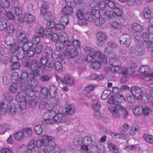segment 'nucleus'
<instances>
[{"instance_id": "obj_20", "label": "nucleus", "mask_w": 153, "mask_h": 153, "mask_svg": "<svg viewBox=\"0 0 153 153\" xmlns=\"http://www.w3.org/2000/svg\"><path fill=\"white\" fill-rule=\"evenodd\" d=\"M50 96L52 98L55 97L57 94V88L54 85H51L49 89Z\"/></svg>"}, {"instance_id": "obj_50", "label": "nucleus", "mask_w": 153, "mask_h": 153, "mask_svg": "<svg viewBox=\"0 0 153 153\" xmlns=\"http://www.w3.org/2000/svg\"><path fill=\"white\" fill-rule=\"evenodd\" d=\"M149 69L150 68L147 65H143L139 68L138 71L141 73H145L148 72Z\"/></svg>"}, {"instance_id": "obj_12", "label": "nucleus", "mask_w": 153, "mask_h": 153, "mask_svg": "<svg viewBox=\"0 0 153 153\" xmlns=\"http://www.w3.org/2000/svg\"><path fill=\"white\" fill-rule=\"evenodd\" d=\"M104 53L108 59L114 58L116 56L115 53L112 50H110L109 47H106L105 49Z\"/></svg>"}, {"instance_id": "obj_24", "label": "nucleus", "mask_w": 153, "mask_h": 153, "mask_svg": "<svg viewBox=\"0 0 153 153\" xmlns=\"http://www.w3.org/2000/svg\"><path fill=\"white\" fill-rule=\"evenodd\" d=\"M65 113L68 115H71L73 114L75 111V108L72 105H68L65 107Z\"/></svg>"}, {"instance_id": "obj_60", "label": "nucleus", "mask_w": 153, "mask_h": 153, "mask_svg": "<svg viewBox=\"0 0 153 153\" xmlns=\"http://www.w3.org/2000/svg\"><path fill=\"white\" fill-rule=\"evenodd\" d=\"M45 51L47 56L52 55L53 53V50L52 48L50 47L47 46L45 47Z\"/></svg>"}, {"instance_id": "obj_13", "label": "nucleus", "mask_w": 153, "mask_h": 153, "mask_svg": "<svg viewBox=\"0 0 153 153\" xmlns=\"http://www.w3.org/2000/svg\"><path fill=\"white\" fill-rule=\"evenodd\" d=\"M74 82V79L71 77L69 75L65 74L64 76L63 84L68 85L73 84Z\"/></svg>"}, {"instance_id": "obj_49", "label": "nucleus", "mask_w": 153, "mask_h": 153, "mask_svg": "<svg viewBox=\"0 0 153 153\" xmlns=\"http://www.w3.org/2000/svg\"><path fill=\"white\" fill-rule=\"evenodd\" d=\"M54 68L59 72H61L63 70V67L61 63L59 61L55 62Z\"/></svg>"}, {"instance_id": "obj_62", "label": "nucleus", "mask_w": 153, "mask_h": 153, "mask_svg": "<svg viewBox=\"0 0 153 153\" xmlns=\"http://www.w3.org/2000/svg\"><path fill=\"white\" fill-rule=\"evenodd\" d=\"M44 29L42 26L38 25L37 26L36 32L37 33L43 35L44 33Z\"/></svg>"}, {"instance_id": "obj_19", "label": "nucleus", "mask_w": 153, "mask_h": 153, "mask_svg": "<svg viewBox=\"0 0 153 153\" xmlns=\"http://www.w3.org/2000/svg\"><path fill=\"white\" fill-rule=\"evenodd\" d=\"M140 99L143 103H147L150 101L149 97L147 93L144 92L143 95H141V97L139 98V100Z\"/></svg>"}, {"instance_id": "obj_35", "label": "nucleus", "mask_w": 153, "mask_h": 153, "mask_svg": "<svg viewBox=\"0 0 153 153\" xmlns=\"http://www.w3.org/2000/svg\"><path fill=\"white\" fill-rule=\"evenodd\" d=\"M108 108H109L110 110L111 108H113L114 110H116L118 111H122L125 110L124 107L119 104H116L115 107L109 106L108 107Z\"/></svg>"}, {"instance_id": "obj_8", "label": "nucleus", "mask_w": 153, "mask_h": 153, "mask_svg": "<svg viewBox=\"0 0 153 153\" xmlns=\"http://www.w3.org/2000/svg\"><path fill=\"white\" fill-rule=\"evenodd\" d=\"M94 20V18L93 16L90 14L86 13L84 19L79 20V25H86L88 24V21L92 22Z\"/></svg>"}, {"instance_id": "obj_32", "label": "nucleus", "mask_w": 153, "mask_h": 153, "mask_svg": "<svg viewBox=\"0 0 153 153\" xmlns=\"http://www.w3.org/2000/svg\"><path fill=\"white\" fill-rule=\"evenodd\" d=\"M10 48V52L12 53H14L16 52V51H18L19 48H20V44L18 43H13Z\"/></svg>"}, {"instance_id": "obj_56", "label": "nucleus", "mask_w": 153, "mask_h": 153, "mask_svg": "<svg viewBox=\"0 0 153 153\" xmlns=\"http://www.w3.org/2000/svg\"><path fill=\"white\" fill-rule=\"evenodd\" d=\"M34 48L35 47L33 46L25 51L28 56L32 57L34 55Z\"/></svg>"}, {"instance_id": "obj_3", "label": "nucleus", "mask_w": 153, "mask_h": 153, "mask_svg": "<svg viewBox=\"0 0 153 153\" xmlns=\"http://www.w3.org/2000/svg\"><path fill=\"white\" fill-rule=\"evenodd\" d=\"M129 51L132 55L140 56L144 53L145 50L140 45H136L130 47Z\"/></svg>"}, {"instance_id": "obj_63", "label": "nucleus", "mask_w": 153, "mask_h": 153, "mask_svg": "<svg viewBox=\"0 0 153 153\" xmlns=\"http://www.w3.org/2000/svg\"><path fill=\"white\" fill-rule=\"evenodd\" d=\"M41 13L43 15L44 19L45 20H49L52 18V15L49 12H45L44 13Z\"/></svg>"}, {"instance_id": "obj_64", "label": "nucleus", "mask_w": 153, "mask_h": 153, "mask_svg": "<svg viewBox=\"0 0 153 153\" xmlns=\"http://www.w3.org/2000/svg\"><path fill=\"white\" fill-rule=\"evenodd\" d=\"M93 139L91 137H86L83 139V142L89 145H91Z\"/></svg>"}, {"instance_id": "obj_38", "label": "nucleus", "mask_w": 153, "mask_h": 153, "mask_svg": "<svg viewBox=\"0 0 153 153\" xmlns=\"http://www.w3.org/2000/svg\"><path fill=\"white\" fill-rule=\"evenodd\" d=\"M69 17L67 15H63L61 17L60 23H62V24L64 25L65 26L67 25L68 23Z\"/></svg>"}, {"instance_id": "obj_30", "label": "nucleus", "mask_w": 153, "mask_h": 153, "mask_svg": "<svg viewBox=\"0 0 153 153\" xmlns=\"http://www.w3.org/2000/svg\"><path fill=\"white\" fill-rule=\"evenodd\" d=\"M10 3L8 0H1L0 1V7H2L3 10L4 8H7L9 7Z\"/></svg>"}, {"instance_id": "obj_23", "label": "nucleus", "mask_w": 153, "mask_h": 153, "mask_svg": "<svg viewBox=\"0 0 153 153\" xmlns=\"http://www.w3.org/2000/svg\"><path fill=\"white\" fill-rule=\"evenodd\" d=\"M104 13V16L109 19L114 18L115 16V13L114 11L109 10L105 11Z\"/></svg>"}, {"instance_id": "obj_43", "label": "nucleus", "mask_w": 153, "mask_h": 153, "mask_svg": "<svg viewBox=\"0 0 153 153\" xmlns=\"http://www.w3.org/2000/svg\"><path fill=\"white\" fill-rule=\"evenodd\" d=\"M144 139L147 142L150 143H153V136L148 134H145L143 136Z\"/></svg>"}, {"instance_id": "obj_55", "label": "nucleus", "mask_w": 153, "mask_h": 153, "mask_svg": "<svg viewBox=\"0 0 153 153\" xmlns=\"http://www.w3.org/2000/svg\"><path fill=\"white\" fill-rule=\"evenodd\" d=\"M65 45L64 43L61 42H56L55 45L56 49L59 51H62L64 49Z\"/></svg>"}, {"instance_id": "obj_6", "label": "nucleus", "mask_w": 153, "mask_h": 153, "mask_svg": "<svg viewBox=\"0 0 153 153\" xmlns=\"http://www.w3.org/2000/svg\"><path fill=\"white\" fill-rule=\"evenodd\" d=\"M60 40L67 46L69 47L72 45V42L69 39L68 35L65 32H63L61 33Z\"/></svg>"}, {"instance_id": "obj_7", "label": "nucleus", "mask_w": 153, "mask_h": 153, "mask_svg": "<svg viewBox=\"0 0 153 153\" xmlns=\"http://www.w3.org/2000/svg\"><path fill=\"white\" fill-rule=\"evenodd\" d=\"M94 54V59L95 60V61L99 62L101 63H106L107 62V60L105 57L103 53L99 51H96Z\"/></svg>"}, {"instance_id": "obj_17", "label": "nucleus", "mask_w": 153, "mask_h": 153, "mask_svg": "<svg viewBox=\"0 0 153 153\" xmlns=\"http://www.w3.org/2000/svg\"><path fill=\"white\" fill-rule=\"evenodd\" d=\"M20 46L21 45L22 47V49L25 51L28 49L33 47L32 43L31 42L28 41L27 39L26 42L22 43L20 44Z\"/></svg>"}, {"instance_id": "obj_59", "label": "nucleus", "mask_w": 153, "mask_h": 153, "mask_svg": "<svg viewBox=\"0 0 153 153\" xmlns=\"http://www.w3.org/2000/svg\"><path fill=\"white\" fill-rule=\"evenodd\" d=\"M65 3L68 6L72 7H75L76 5V3L75 2L74 0H66Z\"/></svg>"}, {"instance_id": "obj_31", "label": "nucleus", "mask_w": 153, "mask_h": 153, "mask_svg": "<svg viewBox=\"0 0 153 153\" xmlns=\"http://www.w3.org/2000/svg\"><path fill=\"white\" fill-rule=\"evenodd\" d=\"M48 95V90L47 88H44L41 89L40 96L43 99L47 98Z\"/></svg>"}, {"instance_id": "obj_33", "label": "nucleus", "mask_w": 153, "mask_h": 153, "mask_svg": "<svg viewBox=\"0 0 153 153\" xmlns=\"http://www.w3.org/2000/svg\"><path fill=\"white\" fill-rule=\"evenodd\" d=\"M131 27L135 31H142L143 30V27L137 23H133L131 25Z\"/></svg>"}, {"instance_id": "obj_4", "label": "nucleus", "mask_w": 153, "mask_h": 153, "mask_svg": "<svg viewBox=\"0 0 153 153\" xmlns=\"http://www.w3.org/2000/svg\"><path fill=\"white\" fill-rule=\"evenodd\" d=\"M121 45L123 47H128L131 42V39L130 36L127 34L121 35L119 38Z\"/></svg>"}, {"instance_id": "obj_28", "label": "nucleus", "mask_w": 153, "mask_h": 153, "mask_svg": "<svg viewBox=\"0 0 153 153\" xmlns=\"http://www.w3.org/2000/svg\"><path fill=\"white\" fill-rule=\"evenodd\" d=\"M94 89V87L92 86H88L85 88L84 91L85 95L87 97H91V92Z\"/></svg>"}, {"instance_id": "obj_26", "label": "nucleus", "mask_w": 153, "mask_h": 153, "mask_svg": "<svg viewBox=\"0 0 153 153\" xmlns=\"http://www.w3.org/2000/svg\"><path fill=\"white\" fill-rule=\"evenodd\" d=\"M143 15L146 19H149L150 18L152 13L149 7H145L143 9Z\"/></svg>"}, {"instance_id": "obj_39", "label": "nucleus", "mask_w": 153, "mask_h": 153, "mask_svg": "<svg viewBox=\"0 0 153 153\" xmlns=\"http://www.w3.org/2000/svg\"><path fill=\"white\" fill-rule=\"evenodd\" d=\"M94 23L96 26L98 27H100L104 24L105 23V21L103 18H100L99 19L97 18Z\"/></svg>"}, {"instance_id": "obj_46", "label": "nucleus", "mask_w": 153, "mask_h": 153, "mask_svg": "<svg viewBox=\"0 0 153 153\" xmlns=\"http://www.w3.org/2000/svg\"><path fill=\"white\" fill-rule=\"evenodd\" d=\"M25 93L27 96L30 97H33L35 94L34 90L31 88L26 89L25 91Z\"/></svg>"}, {"instance_id": "obj_22", "label": "nucleus", "mask_w": 153, "mask_h": 153, "mask_svg": "<svg viewBox=\"0 0 153 153\" xmlns=\"http://www.w3.org/2000/svg\"><path fill=\"white\" fill-rule=\"evenodd\" d=\"M40 98L39 96H35L33 99L32 100H28L26 101V103L27 104L30 103L31 105L36 106L37 103L39 102L40 101Z\"/></svg>"}, {"instance_id": "obj_5", "label": "nucleus", "mask_w": 153, "mask_h": 153, "mask_svg": "<svg viewBox=\"0 0 153 153\" xmlns=\"http://www.w3.org/2000/svg\"><path fill=\"white\" fill-rule=\"evenodd\" d=\"M132 95L136 99L139 100V98L143 95L144 92L142 91L141 87L137 86H134L130 89Z\"/></svg>"}, {"instance_id": "obj_18", "label": "nucleus", "mask_w": 153, "mask_h": 153, "mask_svg": "<svg viewBox=\"0 0 153 153\" xmlns=\"http://www.w3.org/2000/svg\"><path fill=\"white\" fill-rule=\"evenodd\" d=\"M62 12L63 15H71L73 13V9L72 7L67 6L65 7L62 9Z\"/></svg>"}, {"instance_id": "obj_16", "label": "nucleus", "mask_w": 153, "mask_h": 153, "mask_svg": "<svg viewBox=\"0 0 153 153\" xmlns=\"http://www.w3.org/2000/svg\"><path fill=\"white\" fill-rule=\"evenodd\" d=\"M27 39L25 37V36L24 33H20L17 36V43L20 44L26 42Z\"/></svg>"}, {"instance_id": "obj_41", "label": "nucleus", "mask_w": 153, "mask_h": 153, "mask_svg": "<svg viewBox=\"0 0 153 153\" xmlns=\"http://www.w3.org/2000/svg\"><path fill=\"white\" fill-rule=\"evenodd\" d=\"M14 29V25L13 24H10L8 25H7L4 30L7 33H13Z\"/></svg>"}, {"instance_id": "obj_36", "label": "nucleus", "mask_w": 153, "mask_h": 153, "mask_svg": "<svg viewBox=\"0 0 153 153\" xmlns=\"http://www.w3.org/2000/svg\"><path fill=\"white\" fill-rule=\"evenodd\" d=\"M7 26L6 20L4 18H1L0 19V29L4 30Z\"/></svg>"}, {"instance_id": "obj_1", "label": "nucleus", "mask_w": 153, "mask_h": 153, "mask_svg": "<svg viewBox=\"0 0 153 153\" xmlns=\"http://www.w3.org/2000/svg\"><path fill=\"white\" fill-rule=\"evenodd\" d=\"M30 70L33 72L30 75V80L28 83L29 87H33L37 85L38 82L35 78L41 75L44 72L42 66L39 65V61L36 59H33L29 65Z\"/></svg>"}, {"instance_id": "obj_44", "label": "nucleus", "mask_w": 153, "mask_h": 153, "mask_svg": "<svg viewBox=\"0 0 153 153\" xmlns=\"http://www.w3.org/2000/svg\"><path fill=\"white\" fill-rule=\"evenodd\" d=\"M86 13H83L80 10H78L76 11V15L77 17L80 20L84 19Z\"/></svg>"}, {"instance_id": "obj_57", "label": "nucleus", "mask_w": 153, "mask_h": 153, "mask_svg": "<svg viewBox=\"0 0 153 153\" xmlns=\"http://www.w3.org/2000/svg\"><path fill=\"white\" fill-rule=\"evenodd\" d=\"M34 130L35 132L38 134H41L43 131V129L41 125H38L35 126Z\"/></svg>"}, {"instance_id": "obj_45", "label": "nucleus", "mask_w": 153, "mask_h": 153, "mask_svg": "<svg viewBox=\"0 0 153 153\" xmlns=\"http://www.w3.org/2000/svg\"><path fill=\"white\" fill-rule=\"evenodd\" d=\"M54 123V122L53 121V119H46L42 122L43 125L46 127H48L49 125Z\"/></svg>"}, {"instance_id": "obj_61", "label": "nucleus", "mask_w": 153, "mask_h": 153, "mask_svg": "<svg viewBox=\"0 0 153 153\" xmlns=\"http://www.w3.org/2000/svg\"><path fill=\"white\" fill-rule=\"evenodd\" d=\"M47 147L46 148L50 150L51 152L53 150L55 147V143L51 140L48 143V146H47Z\"/></svg>"}, {"instance_id": "obj_47", "label": "nucleus", "mask_w": 153, "mask_h": 153, "mask_svg": "<svg viewBox=\"0 0 153 153\" xmlns=\"http://www.w3.org/2000/svg\"><path fill=\"white\" fill-rule=\"evenodd\" d=\"M48 56H44L41 57L40 59V64L42 66H44L48 61Z\"/></svg>"}, {"instance_id": "obj_54", "label": "nucleus", "mask_w": 153, "mask_h": 153, "mask_svg": "<svg viewBox=\"0 0 153 153\" xmlns=\"http://www.w3.org/2000/svg\"><path fill=\"white\" fill-rule=\"evenodd\" d=\"M108 109V110L111 112L113 117L115 118H119L120 117V114L118 111L116 110H114L113 108H111V110H110L109 108Z\"/></svg>"}, {"instance_id": "obj_21", "label": "nucleus", "mask_w": 153, "mask_h": 153, "mask_svg": "<svg viewBox=\"0 0 153 153\" xmlns=\"http://www.w3.org/2000/svg\"><path fill=\"white\" fill-rule=\"evenodd\" d=\"M55 62L49 61L45 65V69L47 71H50L54 68Z\"/></svg>"}, {"instance_id": "obj_9", "label": "nucleus", "mask_w": 153, "mask_h": 153, "mask_svg": "<svg viewBox=\"0 0 153 153\" xmlns=\"http://www.w3.org/2000/svg\"><path fill=\"white\" fill-rule=\"evenodd\" d=\"M6 107V108H5L6 109V113L8 111L10 114L13 115L16 112V108L13 104L9 102Z\"/></svg>"}, {"instance_id": "obj_34", "label": "nucleus", "mask_w": 153, "mask_h": 153, "mask_svg": "<svg viewBox=\"0 0 153 153\" xmlns=\"http://www.w3.org/2000/svg\"><path fill=\"white\" fill-rule=\"evenodd\" d=\"M27 108L26 104L24 102L23 104L19 106V107L16 109V112L19 114L22 115L23 114V110Z\"/></svg>"}, {"instance_id": "obj_51", "label": "nucleus", "mask_w": 153, "mask_h": 153, "mask_svg": "<svg viewBox=\"0 0 153 153\" xmlns=\"http://www.w3.org/2000/svg\"><path fill=\"white\" fill-rule=\"evenodd\" d=\"M90 78L92 80L96 79L98 81H100L103 79V76L102 75H99L95 74H93L90 76Z\"/></svg>"}, {"instance_id": "obj_37", "label": "nucleus", "mask_w": 153, "mask_h": 153, "mask_svg": "<svg viewBox=\"0 0 153 153\" xmlns=\"http://www.w3.org/2000/svg\"><path fill=\"white\" fill-rule=\"evenodd\" d=\"M11 79L13 83H16L18 82L19 79L18 74L17 72L13 73L11 77Z\"/></svg>"}, {"instance_id": "obj_52", "label": "nucleus", "mask_w": 153, "mask_h": 153, "mask_svg": "<svg viewBox=\"0 0 153 153\" xmlns=\"http://www.w3.org/2000/svg\"><path fill=\"white\" fill-rule=\"evenodd\" d=\"M22 65L25 67H28L29 66L30 59L26 57L22 58Z\"/></svg>"}, {"instance_id": "obj_48", "label": "nucleus", "mask_w": 153, "mask_h": 153, "mask_svg": "<svg viewBox=\"0 0 153 153\" xmlns=\"http://www.w3.org/2000/svg\"><path fill=\"white\" fill-rule=\"evenodd\" d=\"M62 119L63 115L60 113L57 114L53 118L54 121L57 123L61 122L62 120Z\"/></svg>"}, {"instance_id": "obj_11", "label": "nucleus", "mask_w": 153, "mask_h": 153, "mask_svg": "<svg viewBox=\"0 0 153 153\" xmlns=\"http://www.w3.org/2000/svg\"><path fill=\"white\" fill-rule=\"evenodd\" d=\"M78 52L75 49H67L65 51V55L69 56L71 58H73L77 55Z\"/></svg>"}, {"instance_id": "obj_29", "label": "nucleus", "mask_w": 153, "mask_h": 153, "mask_svg": "<svg viewBox=\"0 0 153 153\" xmlns=\"http://www.w3.org/2000/svg\"><path fill=\"white\" fill-rule=\"evenodd\" d=\"M133 112L136 115H140L143 113V108L139 105L136 106L133 109Z\"/></svg>"}, {"instance_id": "obj_53", "label": "nucleus", "mask_w": 153, "mask_h": 153, "mask_svg": "<svg viewBox=\"0 0 153 153\" xmlns=\"http://www.w3.org/2000/svg\"><path fill=\"white\" fill-rule=\"evenodd\" d=\"M111 93V90H105L101 95V97L102 100H105L107 99Z\"/></svg>"}, {"instance_id": "obj_40", "label": "nucleus", "mask_w": 153, "mask_h": 153, "mask_svg": "<svg viewBox=\"0 0 153 153\" xmlns=\"http://www.w3.org/2000/svg\"><path fill=\"white\" fill-rule=\"evenodd\" d=\"M134 72V69L131 66H129L128 67H126L123 72V74L126 75L127 74H132Z\"/></svg>"}, {"instance_id": "obj_15", "label": "nucleus", "mask_w": 153, "mask_h": 153, "mask_svg": "<svg viewBox=\"0 0 153 153\" xmlns=\"http://www.w3.org/2000/svg\"><path fill=\"white\" fill-rule=\"evenodd\" d=\"M73 143L75 146H80L83 143V139L80 135H77L74 138L73 141Z\"/></svg>"}, {"instance_id": "obj_27", "label": "nucleus", "mask_w": 153, "mask_h": 153, "mask_svg": "<svg viewBox=\"0 0 153 153\" xmlns=\"http://www.w3.org/2000/svg\"><path fill=\"white\" fill-rule=\"evenodd\" d=\"M97 36L98 41L101 42L104 41L106 38V35L105 33L102 32L98 33Z\"/></svg>"}, {"instance_id": "obj_14", "label": "nucleus", "mask_w": 153, "mask_h": 153, "mask_svg": "<svg viewBox=\"0 0 153 153\" xmlns=\"http://www.w3.org/2000/svg\"><path fill=\"white\" fill-rule=\"evenodd\" d=\"M24 20L27 23L30 24L31 22H36L34 17L30 14L27 13L24 16Z\"/></svg>"}, {"instance_id": "obj_25", "label": "nucleus", "mask_w": 153, "mask_h": 153, "mask_svg": "<svg viewBox=\"0 0 153 153\" xmlns=\"http://www.w3.org/2000/svg\"><path fill=\"white\" fill-rule=\"evenodd\" d=\"M41 139L42 142H43V145L46 146H48V143L51 140L52 138L50 136L45 135L42 136Z\"/></svg>"}, {"instance_id": "obj_58", "label": "nucleus", "mask_w": 153, "mask_h": 153, "mask_svg": "<svg viewBox=\"0 0 153 153\" xmlns=\"http://www.w3.org/2000/svg\"><path fill=\"white\" fill-rule=\"evenodd\" d=\"M49 7L48 5V3L46 2H43L41 5V13H44L48 9Z\"/></svg>"}, {"instance_id": "obj_42", "label": "nucleus", "mask_w": 153, "mask_h": 153, "mask_svg": "<svg viewBox=\"0 0 153 153\" xmlns=\"http://www.w3.org/2000/svg\"><path fill=\"white\" fill-rule=\"evenodd\" d=\"M24 134L23 132L22 131L16 132L14 135L15 139L17 140H21L24 137Z\"/></svg>"}, {"instance_id": "obj_10", "label": "nucleus", "mask_w": 153, "mask_h": 153, "mask_svg": "<svg viewBox=\"0 0 153 153\" xmlns=\"http://www.w3.org/2000/svg\"><path fill=\"white\" fill-rule=\"evenodd\" d=\"M15 100L18 102H21V104H23V102L27 104L26 103V101L28 100L25 98V94L23 92H19L16 97Z\"/></svg>"}, {"instance_id": "obj_2", "label": "nucleus", "mask_w": 153, "mask_h": 153, "mask_svg": "<svg viewBox=\"0 0 153 153\" xmlns=\"http://www.w3.org/2000/svg\"><path fill=\"white\" fill-rule=\"evenodd\" d=\"M30 74L25 71H22L21 72V73L19 77V82L22 84L20 85V88L22 90H25L26 88L27 85L26 83H28L30 79L29 77H30ZM27 85L29 86L27 83Z\"/></svg>"}]
</instances>
